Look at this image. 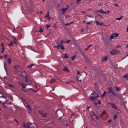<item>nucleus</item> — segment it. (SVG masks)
<instances>
[{
	"mask_svg": "<svg viewBox=\"0 0 128 128\" xmlns=\"http://www.w3.org/2000/svg\"><path fill=\"white\" fill-rule=\"evenodd\" d=\"M35 64H31L30 65H28L27 67V68H31Z\"/></svg>",
	"mask_w": 128,
	"mask_h": 128,
	"instance_id": "obj_22",
	"label": "nucleus"
},
{
	"mask_svg": "<svg viewBox=\"0 0 128 128\" xmlns=\"http://www.w3.org/2000/svg\"><path fill=\"white\" fill-rule=\"evenodd\" d=\"M8 87L9 88H14V85H12V84H8Z\"/></svg>",
	"mask_w": 128,
	"mask_h": 128,
	"instance_id": "obj_20",
	"label": "nucleus"
},
{
	"mask_svg": "<svg viewBox=\"0 0 128 128\" xmlns=\"http://www.w3.org/2000/svg\"><path fill=\"white\" fill-rule=\"evenodd\" d=\"M14 70L16 72H20L21 70V68H20V65H16V66H14Z\"/></svg>",
	"mask_w": 128,
	"mask_h": 128,
	"instance_id": "obj_8",
	"label": "nucleus"
},
{
	"mask_svg": "<svg viewBox=\"0 0 128 128\" xmlns=\"http://www.w3.org/2000/svg\"><path fill=\"white\" fill-rule=\"evenodd\" d=\"M47 18H48V20H50V16L48 17H47Z\"/></svg>",
	"mask_w": 128,
	"mask_h": 128,
	"instance_id": "obj_58",
	"label": "nucleus"
},
{
	"mask_svg": "<svg viewBox=\"0 0 128 128\" xmlns=\"http://www.w3.org/2000/svg\"><path fill=\"white\" fill-rule=\"evenodd\" d=\"M96 24H97V25H98V26H103L104 25V23L102 22H98V21H96Z\"/></svg>",
	"mask_w": 128,
	"mask_h": 128,
	"instance_id": "obj_18",
	"label": "nucleus"
},
{
	"mask_svg": "<svg viewBox=\"0 0 128 128\" xmlns=\"http://www.w3.org/2000/svg\"><path fill=\"white\" fill-rule=\"evenodd\" d=\"M67 10H68V8H63L62 9V11L63 12H66Z\"/></svg>",
	"mask_w": 128,
	"mask_h": 128,
	"instance_id": "obj_23",
	"label": "nucleus"
},
{
	"mask_svg": "<svg viewBox=\"0 0 128 128\" xmlns=\"http://www.w3.org/2000/svg\"><path fill=\"white\" fill-rule=\"evenodd\" d=\"M6 99V98L4 96H0V104L3 102Z\"/></svg>",
	"mask_w": 128,
	"mask_h": 128,
	"instance_id": "obj_13",
	"label": "nucleus"
},
{
	"mask_svg": "<svg viewBox=\"0 0 128 128\" xmlns=\"http://www.w3.org/2000/svg\"><path fill=\"white\" fill-rule=\"evenodd\" d=\"M111 93L112 94V95L116 96V94H114L112 91Z\"/></svg>",
	"mask_w": 128,
	"mask_h": 128,
	"instance_id": "obj_47",
	"label": "nucleus"
},
{
	"mask_svg": "<svg viewBox=\"0 0 128 128\" xmlns=\"http://www.w3.org/2000/svg\"><path fill=\"white\" fill-rule=\"evenodd\" d=\"M104 14H108L110 12V10H107L106 12H103Z\"/></svg>",
	"mask_w": 128,
	"mask_h": 128,
	"instance_id": "obj_36",
	"label": "nucleus"
},
{
	"mask_svg": "<svg viewBox=\"0 0 128 128\" xmlns=\"http://www.w3.org/2000/svg\"><path fill=\"white\" fill-rule=\"evenodd\" d=\"M112 122V120H110L109 121H108V122L110 123V122Z\"/></svg>",
	"mask_w": 128,
	"mask_h": 128,
	"instance_id": "obj_56",
	"label": "nucleus"
},
{
	"mask_svg": "<svg viewBox=\"0 0 128 128\" xmlns=\"http://www.w3.org/2000/svg\"><path fill=\"white\" fill-rule=\"evenodd\" d=\"M123 18V16H121L120 18H116V20H120Z\"/></svg>",
	"mask_w": 128,
	"mask_h": 128,
	"instance_id": "obj_30",
	"label": "nucleus"
},
{
	"mask_svg": "<svg viewBox=\"0 0 128 128\" xmlns=\"http://www.w3.org/2000/svg\"><path fill=\"white\" fill-rule=\"evenodd\" d=\"M50 16V12H47V14L45 16L44 18H47L49 16Z\"/></svg>",
	"mask_w": 128,
	"mask_h": 128,
	"instance_id": "obj_32",
	"label": "nucleus"
},
{
	"mask_svg": "<svg viewBox=\"0 0 128 128\" xmlns=\"http://www.w3.org/2000/svg\"><path fill=\"white\" fill-rule=\"evenodd\" d=\"M12 100H13L12 98H10V100H7L5 102H2V105L4 106V108H6L7 107L6 105L11 104V102H12Z\"/></svg>",
	"mask_w": 128,
	"mask_h": 128,
	"instance_id": "obj_1",
	"label": "nucleus"
},
{
	"mask_svg": "<svg viewBox=\"0 0 128 128\" xmlns=\"http://www.w3.org/2000/svg\"><path fill=\"white\" fill-rule=\"evenodd\" d=\"M119 34L117 33H114L112 34L110 37V40H112L114 39V38H116L117 37H118Z\"/></svg>",
	"mask_w": 128,
	"mask_h": 128,
	"instance_id": "obj_5",
	"label": "nucleus"
},
{
	"mask_svg": "<svg viewBox=\"0 0 128 128\" xmlns=\"http://www.w3.org/2000/svg\"><path fill=\"white\" fill-rule=\"evenodd\" d=\"M104 10L103 9H101V10L95 11V13L100 12V14H104Z\"/></svg>",
	"mask_w": 128,
	"mask_h": 128,
	"instance_id": "obj_15",
	"label": "nucleus"
},
{
	"mask_svg": "<svg viewBox=\"0 0 128 128\" xmlns=\"http://www.w3.org/2000/svg\"><path fill=\"white\" fill-rule=\"evenodd\" d=\"M78 74L80 75V76H78ZM77 75H78V76H77L76 78H77L78 80V81L81 82L82 80V75L80 74V72H79V71L77 72Z\"/></svg>",
	"mask_w": 128,
	"mask_h": 128,
	"instance_id": "obj_9",
	"label": "nucleus"
},
{
	"mask_svg": "<svg viewBox=\"0 0 128 128\" xmlns=\"http://www.w3.org/2000/svg\"><path fill=\"white\" fill-rule=\"evenodd\" d=\"M88 49H89V48H88H88H85V50H86V51H87Z\"/></svg>",
	"mask_w": 128,
	"mask_h": 128,
	"instance_id": "obj_53",
	"label": "nucleus"
},
{
	"mask_svg": "<svg viewBox=\"0 0 128 128\" xmlns=\"http://www.w3.org/2000/svg\"><path fill=\"white\" fill-rule=\"evenodd\" d=\"M62 116H60V120H61V118H62Z\"/></svg>",
	"mask_w": 128,
	"mask_h": 128,
	"instance_id": "obj_62",
	"label": "nucleus"
},
{
	"mask_svg": "<svg viewBox=\"0 0 128 128\" xmlns=\"http://www.w3.org/2000/svg\"><path fill=\"white\" fill-rule=\"evenodd\" d=\"M73 24V22H69V23H66V24L65 25H66V26H68L71 25V24Z\"/></svg>",
	"mask_w": 128,
	"mask_h": 128,
	"instance_id": "obj_29",
	"label": "nucleus"
},
{
	"mask_svg": "<svg viewBox=\"0 0 128 128\" xmlns=\"http://www.w3.org/2000/svg\"><path fill=\"white\" fill-rule=\"evenodd\" d=\"M64 16H66V18L69 17V16H68V15H64Z\"/></svg>",
	"mask_w": 128,
	"mask_h": 128,
	"instance_id": "obj_51",
	"label": "nucleus"
},
{
	"mask_svg": "<svg viewBox=\"0 0 128 128\" xmlns=\"http://www.w3.org/2000/svg\"><path fill=\"white\" fill-rule=\"evenodd\" d=\"M112 92V90L111 87H109V88H108V94H110V92Z\"/></svg>",
	"mask_w": 128,
	"mask_h": 128,
	"instance_id": "obj_17",
	"label": "nucleus"
},
{
	"mask_svg": "<svg viewBox=\"0 0 128 128\" xmlns=\"http://www.w3.org/2000/svg\"><path fill=\"white\" fill-rule=\"evenodd\" d=\"M110 105L112 106V108L114 109H115L116 110H118V107L116 106L115 104L112 103V102H110L109 103Z\"/></svg>",
	"mask_w": 128,
	"mask_h": 128,
	"instance_id": "obj_10",
	"label": "nucleus"
},
{
	"mask_svg": "<svg viewBox=\"0 0 128 128\" xmlns=\"http://www.w3.org/2000/svg\"><path fill=\"white\" fill-rule=\"evenodd\" d=\"M82 12L83 14H86V12L84 11V10H82Z\"/></svg>",
	"mask_w": 128,
	"mask_h": 128,
	"instance_id": "obj_50",
	"label": "nucleus"
},
{
	"mask_svg": "<svg viewBox=\"0 0 128 128\" xmlns=\"http://www.w3.org/2000/svg\"><path fill=\"white\" fill-rule=\"evenodd\" d=\"M14 44V42H10V43L8 44V46H11Z\"/></svg>",
	"mask_w": 128,
	"mask_h": 128,
	"instance_id": "obj_28",
	"label": "nucleus"
},
{
	"mask_svg": "<svg viewBox=\"0 0 128 128\" xmlns=\"http://www.w3.org/2000/svg\"><path fill=\"white\" fill-rule=\"evenodd\" d=\"M58 113H59L60 114H63L62 112L60 110H57L56 112V114H57V116H58Z\"/></svg>",
	"mask_w": 128,
	"mask_h": 128,
	"instance_id": "obj_19",
	"label": "nucleus"
},
{
	"mask_svg": "<svg viewBox=\"0 0 128 128\" xmlns=\"http://www.w3.org/2000/svg\"><path fill=\"white\" fill-rule=\"evenodd\" d=\"M118 118V116H117V115H115L114 116V120H116V118Z\"/></svg>",
	"mask_w": 128,
	"mask_h": 128,
	"instance_id": "obj_43",
	"label": "nucleus"
},
{
	"mask_svg": "<svg viewBox=\"0 0 128 128\" xmlns=\"http://www.w3.org/2000/svg\"><path fill=\"white\" fill-rule=\"evenodd\" d=\"M64 40H61L60 42V44L59 45H63L64 43Z\"/></svg>",
	"mask_w": 128,
	"mask_h": 128,
	"instance_id": "obj_26",
	"label": "nucleus"
},
{
	"mask_svg": "<svg viewBox=\"0 0 128 128\" xmlns=\"http://www.w3.org/2000/svg\"><path fill=\"white\" fill-rule=\"evenodd\" d=\"M106 114V111H104V112L102 113L100 116H102L103 115Z\"/></svg>",
	"mask_w": 128,
	"mask_h": 128,
	"instance_id": "obj_33",
	"label": "nucleus"
},
{
	"mask_svg": "<svg viewBox=\"0 0 128 128\" xmlns=\"http://www.w3.org/2000/svg\"><path fill=\"white\" fill-rule=\"evenodd\" d=\"M110 53L112 56H114L116 54H118L119 52L116 50L112 49V51H110Z\"/></svg>",
	"mask_w": 128,
	"mask_h": 128,
	"instance_id": "obj_7",
	"label": "nucleus"
},
{
	"mask_svg": "<svg viewBox=\"0 0 128 128\" xmlns=\"http://www.w3.org/2000/svg\"><path fill=\"white\" fill-rule=\"evenodd\" d=\"M22 101L24 102H25V100H24V99H22Z\"/></svg>",
	"mask_w": 128,
	"mask_h": 128,
	"instance_id": "obj_64",
	"label": "nucleus"
},
{
	"mask_svg": "<svg viewBox=\"0 0 128 128\" xmlns=\"http://www.w3.org/2000/svg\"><path fill=\"white\" fill-rule=\"evenodd\" d=\"M8 64H10L11 61H10V58H8Z\"/></svg>",
	"mask_w": 128,
	"mask_h": 128,
	"instance_id": "obj_37",
	"label": "nucleus"
},
{
	"mask_svg": "<svg viewBox=\"0 0 128 128\" xmlns=\"http://www.w3.org/2000/svg\"><path fill=\"white\" fill-rule=\"evenodd\" d=\"M92 44H90V45L88 48V49L90 48V47H92Z\"/></svg>",
	"mask_w": 128,
	"mask_h": 128,
	"instance_id": "obj_48",
	"label": "nucleus"
},
{
	"mask_svg": "<svg viewBox=\"0 0 128 128\" xmlns=\"http://www.w3.org/2000/svg\"><path fill=\"white\" fill-rule=\"evenodd\" d=\"M39 113H40V114L42 116L46 118L47 116V114H44V112H42L41 110L39 111Z\"/></svg>",
	"mask_w": 128,
	"mask_h": 128,
	"instance_id": "obj_12",
	"label": "nucleus"
},
{
	"mask_svg": "<svg viewBox=\"0 0 128 128\" xmlns=\"http://www.w3.org/2000/svg\"><path fill=\"white\" fill-rule=\"evenodd\" d=\"M124 78H126V79L128 80V74H126V75H124Z\"/></svg>",
	"mask_w": 128,
	"mask_h": 128,
	"instance_id": "obj_39",
	"label": "nucleus"
},
{
	"mask_svg": "<svg viewBox=\"0 0 128 128\" xmlns=\"http://www.w3.org/2000/svg\"><path fill=\"white\" fill-rule=\"evenodd\" d=\"M119 128H124V126H121L119 127Z\"/></svg>",
	"mask_w": 128,
	"mask_h": 128,
	"instance_id": "obj_55",
	"label": "nucleus"
},
{
	"mask_svg": "<svg viewBox=\"0 0 128 128\" xmlns=\"http://www.w3.org/2000/svg\"><path fill=\"white\" fill-rule=\"evenodd\" d=\"M26 82H28V84H26L24 86V83H22V88H26V86L27 85H30V84L32 83V82L31 81H29V80H28V77H26Z\"/></svg>",
	"mask_w": 128,
	"mask_h": 128,
	"instance_id": "obj_3",
	"label": "nucleus"
},
{
	"mask_svg": "<svg viewBox=\"0 0 128 128\" xmlns=\"http://www.w3.org/2000/svg\"><path fill=\"white\" fill-rule=\"evenodd\" d=\"M92 95H94V96H91L90 97V100H96V99L98 98V94H96V92H94V93H92Z\"/></svg>",
	"mask_w": 128,
	"mask_h": 128,
	"instance_id": "obj_6",
	"label": "nucleus"
},
{
	"mask_svg": "<svg viewBox=\"0 0 128 128\" xmlns=\"http://www.w3.org/2000/svg\"><path fill=\"white\" fill-rule=\"evenodd\" d=\"M115 6H118L119 5L118 4H114Z\"/></svg>",
	"mask_w": 128,
	"mask_h": 128,
	"instance_id": "obj_54",
	"label": "nucleus"
},
{
	"mask_svg": "<svg viewBox=\"0 0 128 128\" xmlns=\"http://www.w3.org/2000/svg\"><path fill=\"white\" fill-rule=\"evenodd\" d=\"M82 55L83 57V58L86 60V62L87 64H90V59L86 56L84 54V52H82Z\"/></svg>",
	"mask_w": 128,
	"mask_h": 128,
	"instance_id": "obj_2",
	"label": "nucleus"
},
{
	"mask_svg": "<svg viewBox=\"0 0 128 128\" xmlns=\"http://www.w3.org/2000/svg\"><path fill=\"white\" fill-rule=\"evenodd\" d=\"M39 32L42 33L43 32V28H40Z\"/></svg>",
	"mask_w": 128,
	"mask_h": 128,
	"instance_id": "obj_35",
	"label": "nucleus"
},
{
	"mask_svg": "<svg viewBox=\"0 0 128 128\" xmlns=\"http://www.w3.org/2000/svg\"><path fill=\"white\" fill-rule=\"evenodd\" d=\"M24 106L29 110H31V108H30V106L26 103H24Z\"/></svg>",
	"mask_w": 128,
	"mask_h": 128,
	"instance_id": "obj_16",
	"label": "nucleus"
},
{
	"mask_svg": "<svg viewBox=\"0 0 128 128\" xmlns=\"http://www.w3.org/2000/svg\"><path fill=\"white\" fill-rule=\"evenodd\" d=\"M102 102L100 100H98V102H94V104L96 106H99V104H101Z\"/></svg>",
	"mask_w": 128,
	"mask_h": 128,
	"instance_id": "obj_14",
	"label": "nucleus"
},
{
	"mask_svg": "<svg viewBox=\"0 0 128 128\" xmlns=\"http://www.w3.org/2000/svg\"><path fill=\"white\" fill-rule=\"evenodd\" d=\"M87 16L89 18H92V15H87Z\"/></svg>",
	"mask_w": 128,
	"mask_h": 128,
	"instance_id": "obj_42",
	"label": "nucleus"
},
{
	"mask_svg": "<svg viewBox=\"0 0 128 128\" xmlns=\"http://www.w3.org/2000/svg\"><path fill=\"white\" fill-rule=\"evenodd\" d=\"M46 26L48 28V30L50 27V24H46Z\"/></svg>",
	"mask_w": 128,
	"mask_h": 128,
	"instance_id": "obj_45",
	"label": "nucleus"
},
{
	"mask_svg": "<svg viewBox=\"0 0 128 128\" xmlns=\"http://www.w3.org/2000/svg\"><path fill=\"white\" fill-rule=\"evenodd\" d=\"M14 121L16 122H18L16 120H14Z\"/></svg>",
	"mask_w": 128,
	"mask_h": 128,
	"instance_id": "obj_63",
	"label": "nucleus"
},
{
	"mask_svg": "<svg viewBox=\"0 0 128 128\" xmlns=\"http://www.w3.org/2000/svg\"><path fill=\"white\" fill-rule=\"evenodd\" d=\"M13 38L14 40H13V42H14V44H15L16 43V38L15 36H13Z\"/></svg>",
	"mask_w": 128,
	"mask_h": 128,
	"instance_id": "obj_27",
	"label": "nucleus"
},
{
	"mask_svg": "<svg viewBox=\"0 0 128 128\" xmlns=\"http://www.w3.org/2000/svg\"><path fill=\"white\" fill-rule=\"evenodd\" d=\"M92 116H96L94 113L92 115Z\"/></svg>",
	"mask_w": 128,
	"mask_h": 128,
	"instance_id": "obj_60",
	"label": "nucleus"
},
{
	"mask_svg": "<svg viewBox=\"0 0 128 128\" xmlns=\"http://www.w3.org/2000/svg\"><path fill=\"white\" fill-rule=\"evenodd\" d=\"M62 14L63 15H64V14H65V12H62Z\"/></svg>",
	"mask_w": 128,
	"mask_h": 128,
	"instance_id": "obj_59",
	"label": "nucleus"
},
{
	"mask_svg": "<svg viewBox=\"0 0 128 128\" xmlns=\"http://www.w3.org/2000/svg\"><path fill=\"white\" fill-rule=\"evenodd\" d=\"M56 79H54V78H52V79H51L50 84H53L56 82Z\"/></svg>",
	"mask_w": 128,
	"mask_h": 128,
	"instance_id": "obj_25",
	"label": "nucleus"
},
{
	"mask_svg": "<svg viewBox=\"0 0 128 128\" xmlns=\"http://www.w3.org/2000/svg\"><path fill=\"white\" fill-rule=\"evenodd\" d=\"M64 57L66 58H69V56L67 54H64Z\"/></svg>",
	"mask_w": 128,
	"mask_h": 128,
	"instance_id": "obj_31",
	"label": "nucleus"
},
{
	"mask_svg": "<svg viewBox=\"0 0 128 128\" xmlns=\"http://www.w3.org/2000/svg\"><path fill=\"white\" fill-rule=\"evenodd\" d=\"M54 48H56L57 49H60H60L62 50H65V48L64 46V45H60L59 44H58V45H56L54 46Z\"/></svg>",
	"mask_w": 128,
	"mask_h": 128,
	"instance_id": "obj_4",
	"label": "nucleus"
},
{
	"mask_svg": "<svg viewBox=\"0 0 128 128\" xmlns=\"http://www.w3.org/2000/svg\"><path fill=\"white\" fill-rule=\"evenodd\" d=\"M107 93L106 91H104V92L103 93L101 97L102 98H104L106 96Z\"/></svg>",
	"mask_w": 128,
	"mask_h": 128,
	"instance_id": "obj_21",
	"label": "nucleus"
},
{
	"mask_svg": "<svg viewBox=\"0 0 128 128\" xmlns=\"http://www.w3.org/2000/svg\"><path fill=\"white\" fill-rule=\"evenodd\" d=\"M32 124L28 122L26 125H25L24 124H23V127L24 128H30V126Z\"/></svg>",
	"mask_w": 128,
	"mask_h": 128,
	"instance_id": "obj_11",
	"label": "nucleus"
},
{
	"mask_svg": "<svg viewBox=\"0 0 128 128\" xmlns=\"http://www.w3.org/2000/svg\"><path fill=\"white\" fill-rule=\"evenodd\" d=\"M116 89L118 92L120 91V87H116Z\"/></svg>",
	"mask_w": 128,
	"mask_h": 128,
	"instance_id": "obj_40",
	"label": "nucleus"
},
{
	"mask_svg": "<svg viewBox=\"0 0 128 128\" xmlns=\"http://www.w3.org/2000/svg\"><path fill=\"white\" fill-rule=\"evenodd\" d=\"M108 60V58L107 56H105L104 58L102 60V62H104Z\"/></svg>",
	"mask_w": 128,
	"mask_h": 128,
	"instance_id": "obj_24",
	"label": "nucleus"
},
{
	"mask_svg": "<svg viewBox=\"0 0 128 128\" xmlns=\"http://www.w3.org/2000/svg\"><path fill=\"white\" fill-rule=\"evenodd\" d=\"M76 58V56L74 55L73 56L72 58V60L74 61Z\"/></svg>",
	"mask_w": 128,
	"mask_h": 128,
	"instance_id": "obj_34",
	"label": "nucleus"
},
{
	"mask_svg": "<svg viewBox=\"0 0 128 128\" xmlns=\"http://www.w3.org/2000/svg\"><path fill=\"white\" fill-rule=\"evenodd\" d=\"M64 70H66V71L68 72H69V70H68V69H67V68H64Z\"/></svg>",
	"mask_w": 128,
	"mask_h": 128,
	"instance_id": "obj_44",
	"label": "nucleus"
},
{
	"mask_svg": "<svg viewBox=\"0 0 128 128\" xmlns=\"http://www.w3.org/2000/svg\"><path fill=\"white\" fill-rule=\"evenodd\" d=\"M126 32H128V27H127Z\"/></svg>",
	"mask_w": 128,
	"mask_h": 128,
	"instance_id": "obj_61",
	"label": "nucleus"
},
{
	"mask_svg": "<svg viewBox=\"0 0 128 128\" xmlns=\"http://www.w3.org/2000/svg\"><path fill=\"white\" fill-rule=\"evenodd\" d=\"M6 63H4V70H6Z\"/></svg>",
	"mask_w": 128,
	"mask_h": 128,
	"instance_id": "obj_49",
	"label": "nucleus"
},
{
	"mask_svg": "<svg viewBox=\"0 0 128 128\" xmlns=\"http://www.w3.org/2000/svg\"><path fill=\"white\" fill-rule=\"evenodd\" d=\"M82 0H76V2H80Z\"/></svg>",
	"mask_w": 128,
	"mask_h": 128,
	"instance_id": "obj_57",
	"label": "nucleus"
},
{
	"mask_svg": "<svg viewBox=\"0 0 128 128\" xmlns=\"http://www.w3.org/2000/svg\"><path fill=\"white\" fill-rule=\"evenodd\" d=\"M70 40H67L65 41V42H66V43H67V44L70 43Z\"/></svg>",
	"mask_w": 128,
	"mask_h": 128,
	"instance_id": "obj_46",
	"label": "nucleus"
},
{
	"mask_svg": "<svg viewBox=\"0 0 128 128\" xmlns=\"http://www.w3.org/2000/svg\"><path fill=\"white\" fill-rule=\"evenodd\" d=\"M1 46H2V52H3L4 50V44L2 43V44H1Z\"/></svg>",
	"mask_w": 128,
	"mask_h": 128,
	"instance_id": "obj_38",
	"label": "nucleus"
},
{
	"mask_svg": "<svg viewBox=\"0 0 128 128\" xmlns=\"http://www.w3.org/2000/svg\"><path fill=\"white\" fill-rule=\"evenodd\" d=\"M60 21L61 22H64V20L62 19V18H60Z\"/></svg>",
	"mask_w": 128,
	"mask_h": 128,
	"instance_id": "obj_41",
	"label": "nucleus"
},
{
	"mask_svg": "<svg viewBox=\"0 0 128 128\" xmlns=\"http://www.w3.org/2000/svg\"><path fill=\"white\" fill-rule=\"evenodd\" d=\"M4 56L5 57V58H6L8 56V55L6 54H5Z\"/></svg>",
	"mask_w": 128,
	"mask_h": 128,
	"instance_id": "obj_52",
	"label": "nucleus"
}]
</instances>
